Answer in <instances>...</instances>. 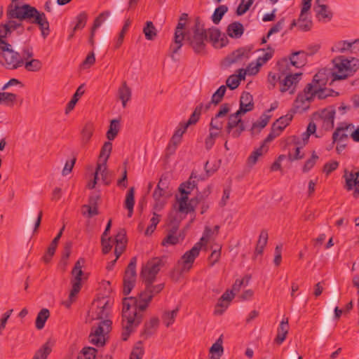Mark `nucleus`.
<instances>
[{"label": "nucleus", "instance_id": "49530a36", "mask_svg": "<svg viewBox=\"0 0 359 359\" xmlns=\"http://www.w3.org/2000/svg\"><path fill=\"white\" fill-rule=\"evenodd\" d=\"M131 25V21L128 19L125 21V23L118 34L117 39L116 40L114 48L118 49L122 45L126 33L128 32L129 27Z\"/></svg>", "mask_w": 359, "mask_h": 359}, {"label": "nucleus", "instance_id": "f257e3e1", "mask_svg": "<svg viewBox=\"0 0 359 359\" xmlns=\"http://www.w3.org/2000/svg\"><path fill=\"white\" fill-rule=\"evenodd\" d=\"M145 289L138 294L137 297H124L123 299L122 308V327L121 339L127 341L130 334L134 332L142 320V315L138 314L137 310L144 311L148 307L149 304L154 297L153 294L149 293V288L151 287L144 282Z\"/></svg>", "mask_w": 359, "mask_h": 359}, {"label": "nucleus", "instance_id": "ea45409f", "mask_svg": "<svg viewBox=\"0 0 359 359\" xmlns=\"http://www.w3.org/2000/svg\"><path fill=\"white\" fill-rule=\"evenodd\" d=\"M112 150V143L109 142H105L102 147L99 158L101 160L103 158V163H101L102 166L105 165L107 164V160L110 156L111 152Z\"/></svg>", "mask_w": 359, "mask_h": 359}, {"label": "nucleus", "instance_id": "de8ad7c7", "mask_svg": "<svg viewBox=\"0 0 359 359\" xmlns=\"http://www.w3.org/2000/svg\"><path fill=\"white\" fill-rule=\"evenodd\" d=\"M25 68L28 72H39L42 68V62L38 59H32L24 62Z\"/></svg>", "mask_w": 359, "mask_h": 359}, {"label": "nucleus", "instance_id": "5fc2aeb1", "mask_svg": "<svg viewBox=\"0 0 359 359\" xmlns=\"http://www.w3.org/2000/svg\"><path fill=\"white\" fill-rule=\"evenodd\" d=\"M221 36V32L219 29L212 27L209 29L208 39L212 42L213 46L217 48L219 43V39Z\"/></svg>", "mask_w": 359, "mask_h": 359}, {"label": "nucleus", "instance_id": "5701e85b", "mask_svg": "<svg viewBox=\"0 0 359 359\" xmlns=\"http://www.w3.org/2000/svg\"><path fill=\"white\" fill-rule=\"evenodd\" d=\"M289 331L288 318L283 319L280 322L277 331V335L274 339V343L280 345L286 339Z\"/></svg>", "mask_w": 359, "mask_h": 359}, {"label": "nucleus", "instance_id": "412c9836", "mask_svg": "<svg viewBox=\"0 0 359 359\" xmlns=\"http://www.w3.org/2000/svg\"><path fill=\"white\" fill-rule=\"evenodd\" d=\"M159 325V319L157 317H153L149 322H145L142 331L140 332V337L144 339L149 338L155 334Z\"/></svg>", "mask_w": 359, "mask_h": 359}, {"label": "nucleus", "instance_id": "72a5a7b5", "mask_svg": "<svg viewBox=\"0 0 359 359\" xmlns=\"http://www.w3.org/2000/svg\"><path fill=\"white\" fill-rule=\"evenodd\" d=\"M86 262V260L83 257H80L75 263L74 266L72 270V275L73 276V280H81L83 272L82 268Z\"/></svg>", "mask_w": 359, "mask_h": 359}, {"label": "nucleus", "instance_id": "dca6fc26", "mask_svg": "<svg viewBox=\"0 0 359 359\" xmlns=\"http://www.w3.org/2000/svg\"><path fill=\"white\" fill-rule=\"evenodd\" d=\"M344 177L346 180V189L351 191L355 187L353 196L358 198L359 197V172H351L348 174L346 171Z\"/></svg>", "mask_w": 359, "mask_h": 359}, {"label": "nucleus", "instance_id": "37998d69", "mask_svg": "<svg viewBox=\"0 0 359 359\" xmlns=\"http://www.w3.org/2000/svg\"><path fill=\"white\" fill-rule=\"evenodd\" d=\"M228 11V7L226 5L219 6L215 8L211 18L212 22L217 25L220 22L224 14Z\"/></svg>", "mask_w": 359, "mask_h": 359}, {"label": "nucleus", "instance_id": "680f3d73", "mask_svg": "<svg viewBox=\"0 0 359 359\" xmlns=\"http://www.w3.org/2000/svg\"><path fill=\"white\" fill-rule=\"evenodd\" d=\"M318 159V155L315 151H313L312 153L311 157L305 162L302 168L303 172H308L315 165Z\"/></svg>", "mask_w": 359, "mask_h": 359}, {"label": "nucleus", "instance_id": "a211bd4d", "mask_svg": "<svg viewBox=\"0 0 359 359\" xmlns=\"http://www.w3.org/2000/svg\"><path fill=\"white\" fill-rule=\"evenodd\" d=\"M315 95H312V92L298 94L296 100H294V107L297 110L304 111L310 107V103L314 99Z\"/></svg>", "mask_w": 359, "mask_h": 359}, {"label": "nucleus", "instance_id": "1a4fd4ad", "mask_svg": "<svg viewBox=\"0 0 359 359\" xmlns=\"http://www.w3.org/2000/svg\"><path fill=\"white\" fill-rule=\"evenodd\" d=\"M225 130L227 136L231 135L233 138H238L241 133L245 130L241 115L236 112L229 114Z\"/></svg>", "mask_w": 359, "mask_h": 359}, {"label": "nucleus", "instance_id": "2f4dec72", "mask_svg": "<svg viewBox=\"0 0 359 359\" xmlns=\"http://www.w3.org/2000/svg\"><path fill=\"white\" fill-rule=\"evenodd\" d=\"M209 351L211 354V359H220L224 353L222 336L212 345Z\"/></svg>", "mask_w": 359, "mask_h": 359}, {"label": "nucleus", "instance_id": "6e6552de", "mask_svg": "<svg viewBox=\"0 0 359 359\" xmlns=\"http://www.w3.org/2000/svg\"><path fill=\"white\" fill-rule=\"evenodd\" d=\"M136 264L137 257H133L130 259V262L125 270L123 279V294L126 296L131 292L135 285L137 278Z\"/></svg>", "mask_w": 359, "mask_h": 359}, {"label": "nucleus", "instance_id": "f3484780", "mask_svg": "<svg viewBox=\"0 0 359 359\" xmlns=\"http://www.w3.org/2000/svg\"><path fill=\"white\" fill-rule=\"evenodd\" d=\"M304 91L305 93L312 92V95L317 96V97L319 100H323L330 96H338L339 95L338 92H336L331 88H327L324 87L322 88L313 89V83H308L306 85V86L305 87V88L304 89Z\"/></svg>", "mask_w": 359, "mask_h": 359}, {"label": "nucleus", "instance_id": "c9c22d12", "mask_svg": "<svg viewBox=\"0 0 359 359\" xmlns=\"http://www.w3.org/2000/svg\"><path fill=\"white\" fill-rule=\"evenodd\" d=\"M203 103L199 104L198 106L196 107L194 111L190 116L189 120L184 123V128H188V127L191 125L196 124L201 116V112L203 111Z\"/></svg>", "mask_w": 359, "mask_h": 359}, {"label": "nucleus", "instance_id": "e2e57ef3", "mask_svg": "<svg viewBox=\"0 0 359 359\" xmlns=\"http://www.w3.org/2000/svg\"><path fill=\"white\" fill-rule=\"evenodd\" d=\"M171 196V192L170 190H165L163 189L156 188L153 193V198L154 201H159L161 198L165 197L168 198Z\"/></svg>", "mask_w": 359, "mask_h": 359}, {"label": "nucleus", "instance_id": "9d476101", "mask_svg": "<svg viewBox=\"0 0 359 359\" xmlns=\"http://www.w3.org/2000/svg\"><path fill=\"white\" fill-rule=\"evenodd\" d=\"M196 186V184L194 181H187L180 184L179 191L181 194V197L178 199L179 211L180 212L189 213L194 211V209L191 207V204H187V201L191 191H192Z\"/></svg>", "mask_w": 359, "mask_h": 359}, {"label": "nucleus", "instance_id": "6e6d98bb", "mask_svg": "<svg viewBox=\"0 0 359 359\" xmlns=\"http://www.w3.org/2000/svg\"><path fill=\"white\" fill-rule=\"evenodd\" d=\"M271 117V115H267L266 114H263L260 116L259 121L252 123L251 130L253 131L257 128H259V130H262V128H264L269 123Z\"/></svg>", "mask_w": 359, "mask_h": 359}, {"label": "nucleus", "instance_id": "f704fd0d", "mask_svg": "<svg viewBox=\"0 0 359 359\" xmlns=\"http://www.w3.org/2000/svg\"><path fill=\"white\" fill-rule=\"evenodd\" d=\"M19 27H23L22 22H18L14 20H9L7 24L0 25V32H4L3 37L11 33L13 30L18 29Z\"/></svg>", "mask_w": 359, "mask_h": 359}, {"label": "nucleus", "instance_id": "3c124183", "mask_svg": "<svg viewBox=\"0 0 359 359\" xmlns=\"http://www.w3.org/2000/svg\"><path fill=\"white\" fill-rule=\"evenodd\" d=\"M226 87L224 85L221 86L212 95L211 103L217 105L220 103L225 95Z\"/></svg>", "mask_w": 359, "mask_h": 359}, {"label": "nucleus", "instance_id": "c03bdc74", "mask_svg": "<svg viewBox=\"0 0 359 359\" xmlns=\"http://www.w3.org/2000/svg\"><path fill=\"white\" fill-rule=\"evenodd\" d=\"M84 93V90H83V85L80 86L76 93L74 94L71 100L68 102L66 107V113L67 114L69 111H72L76 102H78L79 97Z\"/></svg>", "mask_w": 359, "mask_h": 359}, {"label": "nucleus", "instance_id": "bf43d9fd", "mask_svg": "<svg viewBox=\"0 0 359 359\" xmlns=\"http://www.w3.org/2000/svg\"><path fill=\"white\" fill-rule=\"evenodd\" d=\"M266 50L268 51L266 53H264L263 56H259L256 60V62L257 64H259L260 67H262L264 64H265L271 58H272V57L274 54L275 50L270 46H268V47L266 48Z\"/></svg>", "mask_w": 359, "mask_h": 359}, {"label": "nucleus", "instance_id": "0e129e2a", "mask_svg": "<svg viewBox=\"0 0 359 359\" xmlns=\"http://www.w3.org/2000/svg\"><path fill=\"white\" fill-rule=\"evenodd\" d=\"M294 113V111L289 112L286 115L280 116L276 122L285 128L292 121Z\"/></svg>", "mask_w": 359, "mask_h": 359}, {"label": "nucleus", "instance_id": "a18cd8bd", "mask_svg": "<svg viewBox=\"0 0 359 359\" xmlns=\"http://www.w3.org/2000/svg\"><path fill=\"white\" fill-rule=\"evenodd\" d=\"M143 33L147 40H154L156 36V29L151 21H147L143 29Z\"/></svg>", "mask_w": 359, "mask_h": 359}, {"label": "nucleus", "instance_id": "6ab92c4d", "mask_svg": "<svg viewBox=\"0 0 359 359\" xmlns=\"http://www.w3.org/2000/svg\"><path fill=\"white\" fill-rule=\"evenodd\" d=\"M111 15L109 11H105L99 14V15L95 19L93 25L91 28L90 34L88 39V43L92 46L93 49L95 47V34L96 29L101 26L104 21Z\"/></svg>", "mask_w": 359, "mask_h": 359}, {"label": "nucleus", "instance_id": "393cba45", "mask_svg": "<svg viewBox=\"0 0 359 359\" xmlns=\"http://www.w3.org/2000/svg\"><path fill=\"white\" fill-rule=\"evenodd\" d=\"M327 71L326 69H322L314 75L311 83L313 84V89L325 87L329 79L328 74L326 73Z\"/></svg>", "mask_w": 359, "mask_h": 359}, {"label": "nucleus", "instance_id": "cd10ccee", "mask_svg": "<svg viewBox=\"0 0 359 359\" xmlns=\"http://www.w3.org/2000/svg\"><path fill=\"white\" fill-rule=\"evenodd\" d=\"M94 131L93 124L88 121L85 123L81 131V146H86L90 140Z\"/></svg>", "mask_w": 359, "mask_h": 359}, {"label": "nucleus", "instance_id": "9b49d317", "mask_svg": "<svg viewBox=\"0 0 359 359\" xmlns=\"http://www.w3.org/2000/svg\"><path fill=\"white\" fill-rule=\"evenodd\" d=\"M250 50L246 48H239L228 55L222 62V66L229 67L231 65L241 62L249 58Z\"/></svg>", "mask_w": 359, "mask_h": 359}, {"label": "nucleus", "instance_id": "f8f14e48", "mask_svg": "<svg viewBox=\"0 0 359 359\" xmlns=\"http://www.w3.org/2000/svg\"><path fill=\"white\" fill-rule=\"evenodd\" d=\"M184 27L185 23L179 20L175 30L173 43H172L170 46V51L172 53V57H173V55L177 53L183 46V41L187 34L183 32Z\"/></svg>", "mask_w": 359, "mask_h": 359}, {"label": "nucleus", "instance_id": "c85d7f7f", "mask_svg": "<svg viewBox=\"0 0 359 359\" xmlns=\"http://www.w3.org/2000/svg\"><path fill=\"white\" fill-rule=\"evenodd\" d=\"M335 116V110L324 109L321 112V117L323 119V126L326 128H332L334 127V120Z\"/></svg>", "mask_w": 359, "mask_h": 359}, {"label": "nucleus", "instance_id": "f03ea898", "mask_svg": "<svg viewBox=\"0 0 359 359\" xmlns=\"http://www.w3.org/2000/svg\"><path fill=\"white\" fill-rule=\"evenodd\" d=\"M18 0H11V4L8 5L6 15L9 19H18L20 22L36 25L41 32V36L46 39L50 32V25L46 14L38 11L35 7L28 4L23 5L15 4Z\"/></svg>", "mask_w": 359, "mask_h": 359}, {"label": "nucleus", "instance_id": "09e8293b", "mask_svg": "<svg viewBox=\"0 0 359 359\" xmlns=\"http://www.w3.org/2000/svg\"><path fill=\"white\" fill-rule=\"evenodd\" d=\"M97 350L93 347H84L79 354L77 359H95Z\"/></svg>", "mask_w": 359, "mask_h": 359}, {"label": "nucleus", "instance_id": "b1692460", "mask_svg": "<svg viewBox=\"0 0 359 359\" xmlns=\"http://www.w3.org/2000/svg\"><path fill=\"white\" fill-rule=\"evenodd\" d=\"M243 25L238 21L230 23L226 29L228 35L232 39H239L244 33Z\"/></svg>", "mask_w": 359, "mask_h": 359}, {"label": "nucleus", "instance_id": "bb28decb", "mask_svg": "<svg viewBox=\"0 0 359 359\" xmlns=\"http://www.w3.org/2000/svg\"><path fill=\"white\" fill-rule=\"evenodd\" d=\"M131 95L132 92L130 88L128 86L126 81H123L118 90V96L121 100L122 105L124 108L126 107L127 102L130 100Z\"/></svg>", "mask_w": 359, "mask_h": 359}, {"label": "nucleus", "instance_id": "4468645a", "mask_svg": "<svg viewBox=\"0 0 359 359\" xmlns=\"http://www.w3.org/2000/svg\"><path fill=\"white\" fill-rule=\"evenodd\" d=\"M100 200V195L96 194H91L88 198V204L81 206V213L88 218H91L99 214L97 203Z\"/></svg>", "mask_w": 359, "mask_h": 359}, {"label": "nucleus", "instance_id": "052dcab7", "mask_svg": "<svg viewBox=\"0 0 359 359\" xmlns=\"http://www.w3.org/2000/svg\"><path fill=\"white\" fill-rule=\"evenodd\" d=\"M135 205V188L130 187L126 194L125 199V208H134Z\"/></svg>", "mask_w": 359, "mask_h": 359}, {"label": "nucleus", "instance_id": "20e7f679", "mask_svg": "<svg viewBox=\"0 0 359 359\" xmlns=\"http://www.w3.org/2000/svg\"><path fill=\"white\" fill-rule=\"evenodd\" d=\"M277 66L278 67L279 72H280L283 76H284V78L280 81V90L282 93L289 91L290 94H293L302 74H292L290 69L289 62L286 57L279 60Z\"/></svg>", "mask_w": 359, "mask_h": 359}, {"label": "nucleus", "instance_id": "39448f33", "mask_svg": "<svg viewBox=\"0 0 359 359\" xmlns=\"http://www.w3.org/2000/svg\"><path fill=\"white\" fill-rule=\"evenodd\" d=\"M337 72L332 73L334 80H342L351 76L359 68V60L355 57L351 60L346 58L344 56H339L333 60Z\"/></svg>", "mask_w": 359, "mask_h": 359}, {"label": "nucleus", "instance_id": "774afa93", "mask_svg": "<svg viewBox=\"0 0 359 359\" xmlns=\"http://www.w3.org/2000/svg\"><path fill=\"white\" fill-rule=\"evenodd\" d=\"M221 119L217 116H215L212 118L211 121L210 123V130H217L221 131L224 126V121H219Z\"/></svg>", "mask_w": 359, "mask_h": 359}, {"label": "nucleus", "instance_id": "7ed1b4c3", "mask_svg": "<svg viewBox=\"0 0 359 359\" xmlns=\"http://www.w3.org/2000/svg\"><path fill=\"white\" fill-rule=\"evenodd\" d=\"M184 41L188 43L196 54L205 55L206 53L205 42L208 41V32L203 25H201L199 18H196L193 34H187Z\"/></svg>", "mask_w": 359, "mask_h": 359}, {"label": "nucleus", "instance_id": "338daca9", "mask_svg": "<svg viewBox=\"0 0 359 359\" xmlns=\"http://www.w3.org/2000/svg\"><path fill=\"white\" fill-rule=\"evenodd\" d=\"M127 164V161L123 162V171L122 173V177L117 181V185L123 188H126L128 185Z\"/></svg>", "mask_w": 359, "mask_h": 359}, {"label": "nucleus", "instance_id": "69168bd1", "mask_svg": "<svg viewBox=\"0 0 359 359\" xmlns=\"http://www.w3.org/2000/svg\"><path fill=\"white\" fill-rule=\"evenodd\" d=\"M240 84L239 79L236 74H232L226 81V86L231 90H235Z\"/></svg>", "mask_w": 359, "mask_h": 359}, {"label": "nucleus", "instance_id": "a878e982", "mask_svg": "<svg viewBox=\"0 0 359 359\" xmlns=\"http://www.w3.org/2000/svg\"><path fill=\"white\" fill-rule=\"evenodd\" d=\"M354 126L352 123H341L338 126L332 134L333 142L337 141L343 140L348 137V135L345 133L348 128H353Z\"/></svg>", "mask_w": 359, "mask_h": 359}, {"label": "nucleus", "instance_id": "4d7b16f0", "mask_svg": "<svg viewBox=\"0 0 359 359\" xmlns=\"http://www.w3.org/2000/svg\"><path fill=\"white\" fill-rule=\"evenodd\" d=\"M88 19V14L86 12L83 11L76 16V24L74 27V32L83 29L86 24Z\"/></svg>", "mask_w": 359, "mask_h": 359}, {"label": "nucleus", "instance_id": "c756f323", "mask_svg": "<svg viewBox=\"0 0 359 359\" xmlns=\"http://www.w3.org/2000/svg\"><path fill=\"white\" fill-rule=\"evenodd\" d=\"M269 150V147H264V146H261L253 151L251 154L248 156L247 162L248 164L252 167L256 164L259 158L264 154H266Z\"/></svg>", "mask_w": 359, "mask_h": 359}, {"label": "nucleus", "instance_id": "a19ab883", "mask_svg": "<svg viewBox=\"0 0 359 359\" xmlns=\"http://www.w3.org/2000/svg\"><path fill=\"white\" fill-rule=\"evenodd\" d=\"M358 43H359V39H355L353 42H348L347 41H339L335 45L334 47L332 48V50L343 53L346 50L351 49L353 44H358Z\"/></svg>", "mask_w": 359, "mask_h": 359}, {"label": "nucleus", "instance_id": "423d86ee", "mask_svg": "<svg viewBox=\"0 0 359 359\" xmlns=\"http://www.w3.org/2000/svg\"><path fill=\"white\" fill-rule=\"evenodd\" d=\"M164 265V257H154L142 267L140 277L143 279L144 282L147 283V285H150L151 283H154L156 275Z\"/></svg>", "mask_w": 359, "mask_h": 359}, {"label": "nucleus", "instance_id": "0eeeda50", "mask_svg": "<svg viewBox=\"0 0 359 359\" xmlns=\"http://www.w3.org/2000/svg\"><path fill=\"white\" fill-rule=\"evenodd\" d=\"M111 324L110 320H102L97 327H93L88 337L90 343L98 347L103 346L105 344L104 334L110 331Z\"/></svg>", "mask_w": 359, "mask_h": 359}, {"label": "nucleus", "instance_id": "8fccbe9b", "mask_svg": "<svg viewBox=\"0 0 359 359\" xmlns=\"http://www.w3.org/2000/svg\"><path fill=\"white\" fill-rule=\"evenodd\" d=\"M17 95L12 93L3 92L0 93V104L13 105L16 101Z\"/></svg>", "mask_w": 359, "mask_h": 359}, {"label": "nucleus", "instance_id": "aec40b11", "mask_svg": "<svg viewBox=\"0 0 359 359\" xmlns=\"http://www.w3.org/2000/svg\"><path fill=\"white\" fill-rule=\"evenodd\" d=\"M286 59L288 60L289 65H291L296 68L302 67L307 62V56L304 50L292 52Z\"/></svg>", "mask_w": 359, "mask_h": 359}, {"label": "nucleus", "instance_id": "4c0bfd02", "mask_svg": "<svg viewBox=\"0 0 359 359\" xmlns=\"http://www.w3.org/2000/svg\"><path fill=\"white\" fill-rule=\"evenodd\" d=\"M180 308L177 306L172 311H165L162 315L163 322L167 327H169L175 322V318L179 312Z\"/></svg>", "mask_w": 359, "mask_h": 359}, {"label": "nucleus", "instance_id": "79ce46f5", "mask_svg": "<svg viewBox=\"0 0 359 359\" xmlns=\"http://www.w3.org/2000/svg\"><path fill=\"white\" fill-rule=\"evenodd\" d=\"M144 353L143 343L142 341H138L135 343L129 359H142Z\"/></svg>", "mask_w": 359, "mask_h": 359}, {"label": "nucleus", "instance_id": "e433bc0d", "mask_svg": "<svg viewBox=\"0 0 359 359\" xmlns=\"http://www.w3.org/2000/svg\"><path fill=\"white\" fill-rule=\"evenodd\" d=\"M313 25L312 20L308 18V14L300 13L298 19V27L300 30L304 32L309 31Z\"/></svg>", "mask_w": 359, "mask_h": 359}, {"label": "nucleus", "instance_id": "13d9d810", "mask_svg": "<svg viewBox=\"0 0 359 359\" xmlns=\"http://www.w3.org/2000/svg\"><path fill=\"white\" fill-rule=\"evenodd\" d=\"M301 148H302V147H300V146H297V147H293L292 150L294 151V154H292L291 149H290V148H289L287 158L290 162H292L294 161L301 160V159L304 158V154L301 153V151H300Z\"/></svg>", "mask_w": 359, "mask_h": 359}, {"label": "nucleus", "instance_id": "603ef678", "mask_svg": "<svg viewBox=\"0 0 359 359\" xmlns=\"http://www.w3.org/2000/svg\"><path fill=\"white\" fill-rule=\"evenodd\" d=\"M50 352L51 348L49 346L48 342H46L36 351L33 359H46Z\"/></svg>", "mask_w": 359, "mask_h": 359}, {"label": "nucleus", "instance_id": "473e14b6", "mask_svg": "<svg viewBox=\"0 0 359 359\" xmlns=\"http://www.w3.org/2000/svg\"><path fill=\"white\" fill-rule=\"evenodd\" d=\"M50 317V311L48 309H42L37 314L35 326L39 330H42L46 324V320Z\"/></svg>", "mask_w": 359, "mask_h": 359}, {"label": "nucleus", "instance_id": "ddd939ff", "mask_svg": "<svg viewBox=\"0 0 359 359\" xmlns=\"http://www.w3.org/2000/svg\"><path fill=\"white\" fill-rule=\"evenodd\" d=\"M202 247V243L198 242L189 250L187 251L182 257L183 266L182 271H189L195 259L198 256Z\"/></svg>", "mask_w": 359, "mask_h": 359}, {"label": "nucleus", "instance_id": "7c9ffc66", "mask_svg": "<svg viewBox=\"0 0 359 359\" xmlns=\"http://www.w3.org/2000/svg\"><path fill=\"white\" fill-rule=\"evenodd\" d=\"M210 193L211 187L210 186H208L203 191L199 192L196 197L191 198L189 203L187 202V204H191V207L195 209V206L199 203L204 202Z\"/></svg>", "mask_w": 359, "mask_h": 359}, {"label": "nucleus", "instance_id": "2eb2a0df", "mask_svg": "<svg viewBox=\"0 0 359 359\" xmlns=\"http://www.w3.org/2000/svg\"><path fill=\"white\" fill-rule=\"evenodd\" d=\"M5 60L6 68L8 69H16L24 64V60L19 53L13 50V53H2ZM4 65V63H2Z\"/></svg>", "mask_w": 359, "mask_h": 359}, {"label": "nucleus", "instance_id": "58836bf2", "mask_svg": "<svg viewBox=\"0 0 359 359\" xmlns=\"http://www.w3.org/2000/svg\"><path fill=\"white\" fill-rule=\"evenodd\" d=\"M120 128V121L118 119H113L110 122V126L107 132V137L109 140H113L118 135Z\"/></svg>", "mask_w": 359, "mask_h": 359}, {"label": "nucleus", "instance_id": "4be33fe9", "mask_svg": "<svg viewBox=\"0 0 359 359\" xmlns=\"http://www.w3.org/2000/svg\"><path fill=\"white\" fill-rule=\"evenodd\" d=\"M65 229V225L61 228L57 236L53 238L50 244L49 245L46 254L43 257V259L46 263H48L52 257L54 255L58 242L62 235V232Z\"/></svg>", "mask_w": 359, "mask_h": 359}, {"label": "nucleus", "instance_id": "864d4df0", "mask_svg": "<svg viewBox=\"0 0 359 359\" xmlns=\"http://www.w3.org/2000/svg\"><path fill=\"white\" fill-rule=\"evenodd\" d=\"M313 9L316 12L317 16H321L323 18H328L329 20L332 17V12L328 11L326 5L314 6Z\"/></svg>", "mask_w": 359, "mask_h": 359}]
</instances>
